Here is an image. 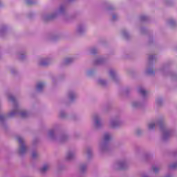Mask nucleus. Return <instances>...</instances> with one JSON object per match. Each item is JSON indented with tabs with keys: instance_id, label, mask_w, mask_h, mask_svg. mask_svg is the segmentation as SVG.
I'll return each mask as SVG.
<instances>
[{
	"instance_id": "f257e3e1",
	"label": "nucleus",
	"mask_w": 177,
	"mask_h": 177,
	"mask_svg": "<svg viewBox=\"0 0 177 177\" xmlns=\"http://www.w3.org/2000/svg\"><path fill=\"white\" fill-rule=\"evenodd\" d=\"M17 140H18L19 145H21L19 153H25L26 150H27V148L26 147V145H24V141L23 140V138L21 137H18Z\"/></svg>"
},
{
	"instance_id": "f03ea898",
	"label": "nucleus",
	"mask_w": 177,
	"mask_h": 177,
	"mask_svg": "<svg viewBox=\"0 0 177 177\" xmlns=\"http://www.w3.org/2000/svg\"><path fill=\"white\" fill-rule=\"evenodd\" d=\"M49 169V166L48 165H45L41 169L40 171L44 174V172H46Z\"/></svg>"
},
{
	"instance_id": "7ed1b4c3",
	"label": "nucleus",
	"mask_w": 177,
	"mask_h": 177,
	"mask_svg": "<svg viewBox=\"0 0 177 177\" xmlns=\"http://www.w3.org/2000/svg\"><path fill=\"white\" fill-rule=\"evenodd\" d=\"M45 86V84L42 82L38 83L37 84V89L38 91H41V89Z\"/></svg>"
},
{
	"instance_id": "20e7f679",
	"label": "nucleus",
	"mask_w": 177,
	"mask_h": 177,
	"mask_svg": "<svg viewBox=\"0 0 177 177\" xmlns=\"http://www.w3.org/2000/svg\"><path fill=\"white\" fill-rule=\"evenodd\" d=\"M139 93H140V95H142V96H146V93H147V91H145L143 88H140Z\"/></svg>"
},
{
	"instance_id": "39448f33",
	"label": "nucleus",
	"mask_w": 177,
	"mask_h": 177,
	"mask_svg": "<svg viewBox=\"0 0 177 177\" xmlns=\"http://www.w3.org/2000/svg\"><path fill=\"white\" fill-rule=\"evenodd\" d=\"M104 139L105 142H107V140H110V134L105 133Z\"/></svg>"
},
{
	"instance_id": "423d86ee",
	"label": "nucleus",
	"mask_w": 177,
	"mask_h": 177,
	"mask_svg": "<svg viewBox=\"0 0 177 177\" xmlns=\"http://www.w3.org/2000/svg\"><path fill=\"white\" fill-rule=\"evenodd\" d=\"M21 117H22V118L27 117V112H26V111L21 112Z\"/></svg>"
},
{
	"instance_id": "0eeeda50",
	"label": "nucleus",
	"mask_w": 177,
	"mask_h": 177,
	"mask_svg": "<svg viewBox=\"0 0 177 177\" xmlns=\"http://www.w3.org/2000/svg\"><path fill=\"white\" fill-rule=\"evenodd\" d=\"M154 127H156V124H154V123H151V124H149V129H154Z\"/></svg>"
},
{
	"instance_id": "6e6552de",
	"label": "nucleus",
	"mask_w": 177,
	"mask_h": 177,
	"mask_svg": "<svg viewBox=\"0 0 177 177\" xmlns=\"http://www.w3.org/2000/svg\"><path fill=\"white\" fill-rule=\"evenodd\" d=\"M148 74H154V71L150 69L148 71Z\"/></svg>"
},
{
	"instance_id": "1a4fd4ad",
	"label": "nucleus",
	"mask_w": 177,
	"mask_h": 177,
	"mask_svg": "<svg viewBox=\"0 0 177 177\" xmlns=\"http://www.w3.org/2000/svg\"><path fill=\"white\" fill-rule=\"evenodd\" d=\"M71 58H67L66 59V63L67 64V63H70V62H71Z\"/></svg>"
},
{
	"instance_id": "9d476101",
	"label": "nucleus",
	"mask_w": 177,
	"mask_h": 177,
	"mask_svg": "<svg viewBox=\"0 0 177 177\" xmlns=\"http://www.w3.org/2000/svg\"><path fill=\"white\" fill-rule=\"evenodd\" d=\"M32 157L33 158H35V157H37V152H33V153H32Z\"/></svg>"
},
{
	"instance_id": "9b49d317",
	"label": "nucleus",
	"mask_w": 177,
	"mask_h": 177,
	"mask_svg": "<svg viewBox=\"0 0 177 177\" xmlns=\"http://www.w3.org/2000/svg\"><path fill=\"white\" fill-rule=\"evenodd\" d=\"M72 156H73V153H68V156H67L68 160H70V158H71Z\"/></svg>"
},
{
	"instance_id": "f8f14e48",
	"label": "nucleus",
	"mask_w": 177,
	"mask_h": 177,
	"mask_svg": "<svg viewBox=\"0 0 177 177\" xmlns=\"http://www.w3.org/2000/svg\"><path fill=\"white\" fill-rule=\"evenodd\" d=\"M153 172H158V168L153 167Z\"/></svg>"
},
{
	"instance_id": "ddd939ff",
	"label": "nucleus",
	"mask_w": 177,
	"mask_h": 177,
	"mask_svg": "<svg viewBox=\"0 0 177 177\" xmlns=\"http://www.w3.org/2000/svg\"><path fill=\"white\" fill-rule=\"evenodd\" d=\"M99 122H100L99 119H97V118H95V124H96V125H98V124H99Z\"/></svg>"
},
{
	"instance_id": "4468645a",
	"label": "nucleus",
	"mask_w": 177,
	"mask_h": 177,
	"mask_svg": "<svg viewBox=\"0 0 177 177\" xmlns=\"http://www.w3.org/2000/svg\"><path fill=\"white\" fill-rule=\"evenodd\" d=\"M177 167V164H174L171 166V168H176Z\"/></svg>"
},
{
	"instance_id": "2eb2a0df",
	"label": "nucleus",
	"mask_w": 177,
	"mask_h": 177,
	"mask_svg": "<svg viewBox=\"0 0 177 177\" xmlns=\"http://www.w3.org/2000/svg\"><path fill=\"white\" fill-rule=\"evenodd\" d=\"M10 100H15V97H13V96H11V97H10Z\"/></svg>"
},
{
	"instance_id": "dca6fc26",
	"label": "nucleus",
	"mask_w": 177,
	"mask_h": 177,
	"mask_svg": "<svg viewBox=\"0 0 177 177\" xmlns=\"http://www.w3.org/2000/svg\"><path fill=\"white\" fill-rule=\"evenodd\" d=\"M115 125H117V123H115V122H113V123H112V127H115Z\"/></svg>"
},
{
	"instance_id": "f3484780",
	"label": "nucleus",
	"mask_w": 177,
	"mask_h": 177,
	"mask_svg": "<svg viewBox=\"0 0 177 177\" xmlns=\"http://www.w3.org/2000/svg\"><path fill=\"white\" fill-rule=\"evenodd\" d=\"M41 66H46V63L42 62V63L41 64Z\"/></svg>"
},
{
	"instance_id": "a211bd4d",
	"label": "nucleus",
	"mask_w": 177,
	"mask_h": 177,
	"mask_svg": "<svg viewBox=\"0 0 177 177\" xmlns=\"http://www.w3.org/2000/svg\"><path fill=\"white\" fill-rule=\"evenodd\" d=\"M15 115V112H11V113H10V115Z\"/></svg>"
},
{
	"instance_id": "6ab92c4d",
	"label": "nucleus",
	"mask_w": 177,
	"mask_h": 177,
	"mask_svg": "<svg viewBox=\"0 0 177 177\" xmlns=\"http://www.w3.org/2000/svg\"><path fill=\"white\" fill-rule=\"evenodd\" d=\"M110 73H111V75H113L114 74V72H113V71H111Z\"/></svg>"
},
{
	"instance_id": "aec40b11",
	"label": "nucleus",
	"mask_w": 177,
	"mask_h": 177,
	"mask_svg": "<svg viewBox=\"0 0 177 177\" xmlns=\"http://www.w3.org/2000/svg\"><path fill=\"white\" fill-rule=\"evenodd\" d=\"M31 2L30 1L28 0V4L30 5Z\"/></svg>"
},
{
	"instance_id": "412c9836",
	"label": "nucleus",
	"mask_w": 177,
	"mask_h": 177,
	"mask_svg": "<svg viewBox=\"0 0 177 177\" xmlns=\"http://www.w3.org/2000/svg\"><path fill=\"white\" fill-rule=\"evenodd\" d=\"M3 118V116H0V120H2Z\"/></svg>"
},
{
	"instance_id": "4be33fe9",
	"label": "nucleus",
	"mask_w": 177,
	"mask_h": 177,
	"mask_svg": "<svg viewBox=\"0 0 177 177\" xmlns=\"http://www.w3.org/2000/svg\"><path fill=\"white\" fill-rule=\"evenodd\" d=\"M113 19H115V15H113Z\"/></svg>"
},
{
	"instance_id": "5701e85b",
	"label": "nucleus",
	"mask_w": 177,
	"mask_h": 177,
	"mask_svg": "<svg viewBox=\"0 0 177 177\" xmlns=\"http://www.w3.org/2000/svg\"><path fill=\"white\" fill-rule=\"evenodd\" d=\"M100 82L101 84H103V81H102V80H100Z\"/></svg>"
},
{
	"instance_id": "b1692460",
	"label": "nucleus",
	"mask_w": 177,
	"mask_h": 177,
	"mask_svg": "<svg viewBox=\"0 0 177 177\" xmlns=\"http://www.w3.org/2000/svg\"><path fill=\"white\" fill-rule=\"evenodd\" d=\"M70 97H71V99H73V95H70Z\"/></svg>"
},
{
	"instance_id": "393cba45",
	"label": "nucleus",
	"mask_w": 177,
	"mask_h": 177,
	"mask_svg": "<svg viewBox=\"0 0 177 177\" xmlns=\"http://www.w3.org/2000/svg\"><path fill=\"white\" fill-rule=\"evenodd\" d=\"M149 59H153V56L149 57Z\"/></svg>"
},
{
	"instance_id": "a878e982",
	"label": "nucleus",
	"mask_w": 177,
	"mask_h": 177,
	"mask_svg": "<svg viewBox=\"0 0 177 177\" xmlns=\"http://www.w3.org/2000/svg\"><path fill=\"white\" fill-rule=\"evenodd\" d=\"M141 20H144V18H143V17H141Z\"/></svg>"
}]
</instances>
